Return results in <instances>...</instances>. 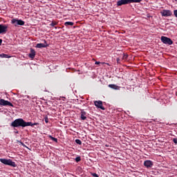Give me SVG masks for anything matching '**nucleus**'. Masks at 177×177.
<instances>
[{"label":"nucleus","instance_id":"nucleus-1","mask_svg":"<svg viewBox=\"0 0 177 177\" xmlns=\"http://www.w3.org/2000/svg\"><path fill=\"white\" fill-rule=\"evenodd\" d=\"M34 125H38V123L32 124L31 122H26L23 118L16 119L10 124L12 128H26V127H34Z\"/></svg>","mask_w":177,"mask_h":177},{"label":"nucleus","instance_id":"nucleus-2","mask_svg":"<svg viewBox=\"0 0 177 177\" xmlns=\"http://www.w3.org/2000/svg\"><path fill=\"white\" fill-rule=\"evenodd\" d=\"M142 0H119L117 2L118 6H122V5H128L129 3H140Z\"/></svg>","mask_w":177,"mask_h":177},{"label":"nucleus","instance_id":"nucleus-3","mask_svg":"<svg viewBox=\"0 0 177 177\" xmlns=\"http://www.w3.org/2000/svg\"><path fill=\"white\" fill-rule=\"evenodd\" d=\"M0 162L3 164L4 165H8L9 167H12L13 168H16V167H17V165H16V162H13L12 159L0 158Z\"/></svg>","mask_w":177,"mask_h":177},{"label":"nucleus","instance_id":"nucleus-4","mask_svg":"<svg viewBox=\"0 0 177 177\" xmlns=\"http://www.w3.org/2000/svg\"><path fill=\"white\" fill-rule=\"evenodd\" d=\"M160 39L162 42L165 45H172V44H174V41H172V39H171V38L167 37L165 36H162Z\"/></svg>","mask_w":177,"mask_h":177},{"label":"nucleus","instance_id":"nucleus-5","mask_svg":"<svg viewBox=\"0 0 177 177\" xmlns=\"http://www.w3.org/2000/svg\"><path fill=\"white\" fill-rule=\"evenodd\" d=\"M11 24H14L15 27H17V26H24L25 22L21 19H13L11 20Z\"/></svg>","mask_w":177,"mask_h":177},{"label":"nucleus","instance_id":"nucleus-6","mask_svg":"<svg viewBox=\"0 0 177 177\" xmlns=\"http://www.w3.org/2000/svg\"><path fill=\"white\" fill-rule=\"evenodd\" d=\"M8 25L0 24V34H6L8 32Z\"/></svg>","mask_w":177,"mask_h":177},{"label":"nucleus","instance_id":"nucleus-7","mask_svg":"<svg viewBox=\"0 0 177 177\" xmlns=\"http://www.w3.org/2000/svg\"><path fill=\"white\" fill-rule=\"evenodd\" d=\"M0 106H10V107H14L13 104L3 99H0Z\"/></svg>","mask_w":177,"mask_h":177},{"label":"nucleus","instance_id":"nucleus-8","mask_svg":"<svg viewBox=\"0 0 177 177\" xmlns=\"http://www.w3.org/2000/svg\"><path fill=\"white\" fill-rule=\"evenodd\" d=\"M94 104L95 106L97 108V109H100L101 110H106V109L104 108V106H103V102L99 100V101H95L94 102Z\"/></svg>","mask_w":177,"mask_h":177},{"label":"nucleus","instance_id":"nucleus-9","mask_svg":"<svg viewBox=\"0 0 177 177\" xmlns=\"http://www.w3.org/2000/svg\"><path fill=\"white\" fill-rule=\"evenodd\" d=\"M161 15L164 17H168L169 16H172V12H171V10H163L161 12Z\"/></svg>","mask_w":177,"mask_h":177},{"label":"nucleus","instance_id":"nucleus-10","mask_svg":"<svg viewBox=\"0 0 177 177\" xmlns=\"http://www.w3.org/2000/svg\"><path fill=\"white\" fill-rule=\"evenodd\" d=\"M144 165L147 167V168H151L153 167V162H151V160H145Z\"/></svg>","mask_w":177,"mask_h":177},{"label":"nucleus","instance_id":"nucleus-11","mask_svg":"<svg viewBox=\"0 0 177 177\" xmlns=\"http://www.w3.org/2000/svg\"><path fill=\"white\" fill-rule=\"evenodd\" d=\"M48 46V44L46 43V40H44V44L40 43V44H37L36 45V48H47Z\"/></svg>","mask_w":177,"mask_h":177},{"label":"nucleus","instance_id":"nucleus-12","mask_svg":"<svg viewBox=\"0 0 177 177\" xmlns=\"http://www.w3.org/2000/svg\"><path fill=\"white\" fill-rule=\"evenodd\" d=\"M29 57L34 59L35 57V50L30 48V53H29Z\"/></svg>","mask_w":177,"mask_h":177},{"label":"nucleus","instance_id":"nucleus-13","mask_svg":"<svg viewBox=\"0 0 177 177\" xmlns=\"http://www.w3.org/2000/svg\"><path fill=\"white\" fill-rule=\"evenodd\" d=\"M81 120L84 121V120H86V112L85 111L82 110L81 111Z\"/></svg>","mask_w":177,"mask_h":177},{"label":"nucleus","instance_id":"nucleus-14","mask_svg":"<svg viewBox=\"0 0 177 177\" xmlns=\"http://www.w3.org/2000/svg\"><path fill=\"white\" fill-rule=\"evenodd\" d=\"M109 87L111 88V89H115V91H119L120 86L115 85V84H109Z\"/></svg>","mask_w":177,"mask_h":177},{"label":"nucleus","instance_id":"nucleus-15","mask_svg":"<svg viewBox=\"0 0 177 177\" xmlns=\"http://www.w3.org/2000/svg\"><path fill=\"white\" fill-rule=\"evenodd\" d=\"M0 57L4 58V59H10V55H8V54H0Z\"/></svg>","mask_w":177,"mask_h":177},{"label":"nucleus","instance_id":"nucleus-16","mask_svg":"<svg viewBox=\"0 0 177 177\" xmlns=\"http://www.w3.org/2000/svg\"><path fill=\"white\" fill-rule=\"evenodd\" d=\"M64 26H74V22L66 21V22H65Z\"/></svg>","mask_w":177,"mask_h":177},{"label":"nucleus","instance_id":"nucleus-17","mask_svg":"<svg viewBox=\"0 0 177 177\" xmlns=\"http://www.w3.org/2000/svg\"><path fill=\"white\" fill-rule=\"evenodd\" d=\"M48 138L51 139V140H53V142H55L57 143V138L53 137L52 136H49Z\"/></svg>","mask_w":177,"mask_h":177},{"label":"nucleus","instance_id":"nucleus-18","mask_svg":"<svg viewBox=\"0 0 177 177\" xmlns=\"http://www.w3.org/2000/svg\"><path fill=\"white\" fill-rule=\"evenodd\" d=\"M50 26L51 27H55V26H57V22L53 21Z\"/></svg>","mask_w":177,"mask_h":177},{"label":"nucleus","instance_id":"nucleus-19","mask_svg":"<svg viewBox=\"0 0 177 177\" xmlns=\"http://www.w3.org/2000/svg\"><path fill=\"white\" fill-rule=\"evenodd\" d=\"M75 142L77 143V145H82V142L80 139H76Z\"/></svg>","mask_w":177,"mask_h":177},{"label":"nucleus","instance_id":"nucleus-20","mask_svg":"<svg viewBox=\"0 0 177 177\" xmlns=\"http://www.w3.org/2000/svg\"><path fill=\"white\" fill-rule=\"evenodd\" d=\"M75 160L76 162H80V161H81V156L76 157Z\"/></svg>","mask_w":177,"mask_h":177},{"label":"nucleus","instance_id":"nucleus-21","mask_svg":"<svg viewBox=\"0 0 177 177\" xmlns=\"http://www.w3.org/2000/svg\"><path fill=\"white\" fill-rule=\"evenodd\" d=\"M127 59H128V55L124 54L123 57H122V59L123 60H127Z\"/></svg>","mask_w":177,"mask_h":177},{"label":"nucleus","instance_id":"nucleus-22","mask_svg":"<svg viewBox=\"0 0 177 177\" xmlns=\"http://www.w3.org/2000/svg\"><path fill=\"white\" fill-rule=\"evenodd\" d=\"M91 175L92 176H94V177H99V175H97V174L96 173H91Z\"/></svg>","mask_w":177,"mask_h":177},{"label":"nucleus","instance_id":"nucleus-23","mask_svg":"<svg viewBox=\"0 0 177 177\" xmlns=\"http://www.w3.org/2000/svg\"><path fill=\"white\" fill-rule=\"evenodd\" d=\"M173 142L175 143V145H177V138H174Z\"/></svg>","mask_w":177,"mask_h":177},{"label":"nucleus","instance_id":"nucleus-24","mask_svg":"<svg viewBox=\"0 0 177 177\" xmlns=\"http://www.w3.org/2000/svg\"><path fill=\"white\" fill-rule=\"evenodd\" d=\"M45 122H46V123L49 122V120H48V118H46L45 119Z\"/></svg>","mask_w":177,"mask_h":177},{"label":"nucleus","instance_id":"nucleus-25","mask_svg":"<svg viewBox=\"0 0 177 177\" xmlns=\"http://www.w3.org/2000/svg\"><path fill=\"white\" fill-rule=\"evenodd\" d=\"M95 64H100V62H95Z\"/></svg>","mask_w":177,"mask_h":177},{"label":"nucleus","instance_id":"nucleus-26","mask_svg":"<svg viewBox=\"0 0 177 177\" xmlns=\"http://www.w3.org/2000/svg\"><path fill=\"white\" fill-rule=\"evenodd\" d=\"M0 45H2V39H0Z\"/></svg>","mask_w":177,"mask_h":177},{"label":"nucleus","instance_id":"nucleus-27","mask_svg":"<svg viewBox=\"0 0 177 177\" xmlns=\"http://www.w3.org/2000/svg\"><path fill=\"white\" fill-rule=\"evenodd\" d=\"M119 60H120V58H117L118 63Z\"/></svg>","mask_w":177,"mask_h":177},{"label":"nucleus","instance_id":"nucleus-28","mask_svg":"<svg viewBox=\"0 0 177 177\" xmlns=\"http://www.w3.org/2000/svg\"><path fill=\"white\" fill-rule=\"evenodd\" d=\"M16 133H19V131H17Z\"/></svg>","mask_w":177,"mask_h":177},{"label":"nucleus","instance_id":"nucleus-29","mask_svg":"<svg viewBox=\"0 0 177 177\" xmlns=\"http://www.w3.org/2000/svg\"><path fill=\"white\" fill-rule=\"evenodd\" d=\"M176 2H177V0H175Z\"/></svg>","mask_w":177,"mask_h":177}]
</instances>
